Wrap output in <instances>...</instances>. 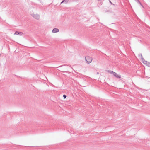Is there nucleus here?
<instances>
[{
  "label": "nucleus",
  "mask_w": 150,
  "mask_h": 150,
  "mask_svg": "<svg viewBox=\"0 0 150 150\" xmlns=\"http://www.w3.org/2000/svg\"><path fill=\"white\" fill-rule=\"evenodd\" d=\"M67 97V96L66 95H63V97L64 99H65Z\"/></svg>",
  "instance_id": "nucleus-9"
},
{
  "label": "nucleus",
  "mask_w": 150,
  "mask_h": 150,
  "mask_svg": "<svg viewBox=\"0 0 150 150\" xmlns=\"http://www.w3.org/2000/svg\"><path fill=\"white\" fill-rule=\"evenodd\" d=\"M92 60V58L91 57L88 56L85 57V61H86L87 63L89 64L91 63Z\"/></svg>",
  "instance_id": "nucleus-2"
},
{
  "label": "nucleus",
  "mask_w": 150,
  "mask_h": 150,
  "mask_svg": "<svg viewBox=\"0 0 150 150\" xmlns=\"http://www.w3.org/2000/svg\"><path fill=\"white\" fill-rule=\"evenodd\" d=\"M97 74H99L98 72H97Z\"/></svg>",
  "instance_id": "nucleus-21"
},
{
  "label": "nucleus",
  "mask_w": 150,
  "mask_h": 150,
  "mask_svg": "<svg viewBox=\"0 0 150 150\" xmlns=\"http://www.w3.org/2000/svg\"><path fill=\"white\" fill-rule=\"evenodd\" d=\"M108 71L110 74H113L117 78L120 79L121 78V75H120L117 74V73L116 72L110 70H108Z\"/></svg>",
  "instance_id": "nucleus-1"
},
{
  "label": "nucleus",
  "mask_w": 150,
  "mask_h": 150,
  "mask_svg": "<svg viewBox=\"0 0 150 150\" xmlns=\"http://www.w3.org/2000/svg\"><path fill=\"white\" fill-rule=\"evenodd\" d=\"M109 1L110 2V3H111V4H113L111 2V1L110 0H109Z\"/></svg>",
  "instance_id": "nucleus-17"
},
{
  "label": "nucleus",
  "mask_w": 150,
  "mask_h": 150,
  "mask_svg": "<svg viewBox=\"0 0 150 150\" xmlns=\"http://www.w3.org/2000/svg\"><path fill=\"white\" fill-rule=\"evenodd\" d=\"M140 5L142 6V7H143V6L142 4V3H140Z\"/></svg>",
  "instance_id": "nucleus-18"
},
{
  "label": "nucleus",
  "mask_w": 150,
  "mask_h": 150,
  "mask_svg": "<svg viewBox=\"0 0 150 150\" xmlns=\"http://www.w3.org/2000/svg\"><path fill=\"white\" fill-rule=\"evenodd\" d=\"M136 2L139 3V4L141 3L140 2L139 0H138V1H137Z\"/></svg>",
  "instance_id": "nucleus-11"
},
{
  "label": "nucleus",
  "mask_w": 150,
  "mask_h": 150,
  "mask_svg": "<svg viewBox=\"0 0 150 150\" xmlns=\"http://www.w3.org/2000/svg\"><path fill=\"white\" fill-rule=\"evenodd\" d=\"M136 2L139 3V4L141 3L140 2L139 0H138V1H137Z\"/></svg>",
  "instance_id": "nucleus-12"
},
{
  "label": "nucleus",
  "mask_w": 150,
  "mask_h": 150,
  "mask_svg": "<svg viewBox=\"0 0 150 150\" xmlns=\"http://www.w3.org/2000/svg\"><path fill=\"white\" fill-rule=\"evenodd\" d=\"M146 65L150 67V62H148L147 63V64H146Z\"/></svg>",
  "instance_id": "nucleus-8"
},
{
  "label": "nucleus",
  "mask_w": 150,
  "mask_h": 150,
  "mask_svg": "<svg viewBox=\"0 0 150 150\" xmlns=\"http://www.w3.org/2000/svg\"><path fill=\"white\" fill-rule=\"evenodd\" d=\"M142 55L141 53L139 54V55H138V57H141V59H142Z\"/></svg>",
  "instance_id": "nucleus-10"
},
{
  "label": "nucleus",
  "mask_w": 150,
  "mask_h": 150,
  "mask_svg": "<svg viewBox=\"0 0 150 150\" xmlns=\"http://www.w3.org/2000/svg\"><path fill=\"white\" fill-rule=\"evenodd\" d=\"M136 2L139 3V4L141 3L140 2L139 0H138V1H137Z\"/></svg>",
  "instance_id": "nucleus-13"
},
{
  "label": "nucleus",
  "mask_w": 150,
  "mask_h": 150,
  "mask_svg": "<svg viewBox=\"0 0 150 150\" xmlns=\"http://www.w3.org/2000/svg\"><path fill=\"white\" fill-rule=\"evenodd\" d=\"M64 65H62V66H59V67H58L57 68H59V67H62V66H64Z\"/></svg>",
  "instance_id": "nucleus-16"
},
{
  "label": "nucleus",
  "mask_w": 150,
  "mask_h": 150,
  "mask_svg": "<svg viewBox=\"0 0 150 150\" xmlns=\"http://www.w3.org/2000/svg\"><path fill=\"white\" fill-rule=\"evenodd\" d=\"M69 1V0H63L61 3V4L64 2L65 3V4H67L68 2Z\"/></svg>",
  "instance_id": "nucleus-7"
},
{
  "label": "nucleus",
  "mask_w": 150,
  "mask_h": 150,
  "mask_svg": "<svg viewBox=\"0 0 150 150\" xmlns=\"http://www.w3.org/2000/svg\"><path fill=\"white\" fill-rule=\"evenodd\" d=\"M31 16L37 20H38L40 18V16L38 14H31Z\"/></svg>",
  "instance_id": "nucleus-3"
},
{
  "label": "nucleus",
  "mask_w": 150,
  "mask_h": 150,
  "mask_svg": "<svg viewBox=\"0 0 150 150\" xmlns=\"http://www.w3.org/2000/svg\"><path fill=\"white\" fill-rule=\"evenodd\" d=\"M59 30L58 28H54L52 30V32L53 33H56L59 32Z\"/></svg>",
  "instance_id": "nucleus-4"
},
{
  "label": "nucleus",
  "mask_w": 150,
  "mask_h": 150,
  "mask_svg": "<svg viewBox=\"0 0 150 150\" xmlns=\"http://www.w3.org/2000/svg\"><path fill=\"white\" fill-rule=\"evenodd\" d=\"M23 34V33L22 32H19L17 31H16L14 33L15 35H20L21 36Z\"/></svg>",
  "instance_id": "nucleus-6"
},
{
  "label": "nucleus",
  "mask_w": 150,
  "mask_h": 150,
  "mask_svg": "<svg viewBox=\"0 0 150 150\" xmlns=\"http://www.w3.org/2000/svg\"><path fill=\"white\" fill-rule=\"evenodd\" d=\"M135 1H136V2H137V1H138V0H134Z\"/></svg>",
  "instance_id": "nucleus-19"
},
{
  "label": "nucleus",
  "mask_w": 150,
  "mask_h": 150,
  "mask_svg": "<svg viewBox=\"0 0 150 150\" xmlns=\"http://www.w3.org/2000/svg\"><path fill=\"white\" fill-rule=\"evenodd\" d=\"M108 11H106V12H108Z\"/></svg>",
  "instance_id": "nucleus-20"
},
{
  "label": "nucleus",
  "mask_w": 150,
  "mask_h": 150,
  "mask_svg": "<svg viewBox=\"0 0 150 150\" xmlns=\"http://www.w3.org/2000/svg\"><path fill=\"white\" fill-rule=\"evenodd\" d=\"M136 2L139 3V4L141 3L140 2L139 0H138V1H137Z\"/></svg>",
  "instance_id": "nucleus-14"
},
{
  "label": "nucleus",
  "mask_w": 150,
  "mask_h": 150,
  "mask_svg": "<svg viewBox=\"0 0 150 150\" xmlns=\"http://www.w3.org/2000/svg\"><path fill=\"white\" fill-rule=\"evenodd\" d=\"M142 62V63L144 64H147V61H146L145 60L144 58L142 56V59H141Z\"/></svg>",
  "instance_id": "nucleus-5"
},
{
  "label": "nucleus",
  "mask_w": 150,
  "mask_h": 150,
  "mask_svg": "<svg viewBox=\"0 0 150 150\" xmlns=\"http://www.w3.org/2000/svg\"><path fill=\"white\" fill-rule=\"evenodd\" d=\"M136 2L139 3V4L141 3L140 2L139 0H138V1H137Z\"/></svg>",
  "instance_id": "nucleus-15"
}]
</instances>
